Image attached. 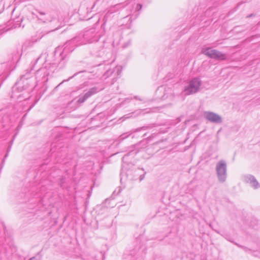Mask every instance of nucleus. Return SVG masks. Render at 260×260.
<instances>
[{
  "label": "nucleus",
  "mask_w": 260,
  "mask_h": 260,
  "mask_svg": "<svg viewBox=\"0 0 260 260\" xmlns=\"http://www.w3.org/2000/svg\"><path fill=\"white\" fill-rule=\"evenodd\" d=\"M202 85V81L199 78H194L184 87L183 92L188 95L198 92Z\"/></svg>",
  "instance_id": "1"
},
{
  "label": "nucleus",
  "mask_w": 260,
  "mask_h": 260,
  "mask_svg": "<svg viewBox=\"0 0 260 260\" xmlns=\"http://www.w3.org/2000/svg\"><path fill=\"white\" fill-rule=\"evenodd\" d=\"M202 53L208 57L217 60H225L227 59L226 54L210 47L203 49Z\"/></svg>",
  "instance_id": "2"
},
{
  "label": "nucleus",
  "mask_w": 260,
  "mask_h": 260,
  "mask_svg": "<svg viewBox=\"0 0 260 260\" xmlns=\"http://www.w3.org/2000/svg\"><path fill=\"white\" fill-rule=\"evenodd\" d=\"M216 172L218 181L221 183L225 182L227 177V166L224 160H221L216 164Z\"/></svg>",
  "instance_id": "3"
},
{
  "label": "nucleus",
  "mask_w": 260,
  "mask_h": 260,
  "mask_svg": "<svg viewBox=\"0 0 260 260\" xmlns=\"http://www.w3.org/2000/svg\"><path fill=\"white\" fill-rule=\"evenodd\" d=\"M204 115L205 118L210 122L215 123L222 122L221 117L219 115L214 112L206 111L204 112Z\"/></svg>",
  "instance_id": "4"
},
{
  "label": "nucleus",
  "mask_w": 260,
  "mask_h": 260,
  "mask_svg": "<svg viewBox=\"0 0 260 260\" xmlns=\"http://www.w3.org/2000/svg\"><path fill=\"white\" fill-rule=\"evenodd\" d=\"M244 181L247 183H249L250 186L256 189L260 187V185L256 178L251 175H246L243 177Z\"/></svg>",
  "instance_id": "5"
},
{
  "label": "nucleus",
  "mask_w": 260,
  "mask_h": 260,
  "mask_svg": "<svg viewBox=\"0 0 260 260\" xmlns=\"http://www.w3.org/2000/svg\"><path fill=\"white\" fill-rule=\"evenodd\" d=\"M98 91V89L96 87L90 88L87 92H86L83 96H80L79 99L76 101L79 104L84 103L87 99L91 95L96 93Z\"/></svg>",
  "instance_id": "6"
},
{
  "label": "nucleus",
  "mask_w": 260,
  "mask_h": 260,
  "mask_svg": "<svg viewBox=\"0 0 260 260\" xmlns=\"http://www.w3.org/2000/svg\"><path fill=\"white\" fill-rule=\"evenodd\" d=\"M64 96L62 95L61 97H59L58 98V101L62 102L61 107H58L57 104L55 105V112L56 113V114L58 115V116L61 118L64 117L63 114L65 111L64 106Z\"/></svg>",
  "instance_id": "7"
},
{
  "label": "nucleus",
  "mask_w": 260,
  "mask_h": 260,
  "mask_svg": "<svg viewBox=\"0 0 260 260\" xmlns=\"http://www.w3.org/2000/svg\"><path fill=\"white\" fill-rule=\"evenodd\" d=\"M49 73L47 72L46 69L45 68H42L40 70H38L36 73V78H42V81L43 82H45L47 80V79H46V77L49 75Z\"/></svg>",
  "instance_id": "8"
},
{
  "label": "nucleus",
  "mask_w": 260,
  "mask_h": 260,
  "mask_svg": "<svg viewBox=\"0 0 260 260\" xmlns=\"http://www.w3.org/2000/svg\"><path fill=\"white\" fill-rule=\"evenodd\" d=\"M121 71V67L120 66H117L114 68L113 70H108L104 75L103 77L104 79H106L107 78L109 77V76H111L114 72H116V74L117 76H118Z\"/></svg>",
  "instance_id": "9"
},
{
  "label": "nucleus",
  "mask_w": 260,
  "mask_h": 260,
  "mask_svg": "<svg viewBox=\"0 0 260 260\" xmlns=\"http://www.w3.org/2000/svg\"><path fill=\"white\" fill-rule=\"evenodd\" d=\"M65 50V47L63 46H58L55 50V55H59L61 56V59H63L64 57V55L63 54V51Z\"/></svg>",
  "instance_id": "10"
},
{
  "label": "nucleus",
  "mask_w": 260,
  "mask_h": 260,
  "mask_svg": "<svg viewBox=\"0 0 260 260\" xmlns=\"http://www.w3.org/2000/svg\"><path fill=\"white\" fill-rule=\"evenodd\" d=\"M26 75H23L21 76L20 80L17 82L15 85L12 88V91L13 92H14L15 90H16L17 88L19 87V85H20L23 82V80L24 79H27V78H25Z\"/></svg>",
  "instance_id": "11"
},
{
  "label": "nucleus",
  "mask_w": 260,
  "mask_h": 260,
  "mask_svg": "<svg viewBox=\"0 0 260 260\" xmlns=\"http://www.w3.org/2000/svg\"><path fill=\"white\" fill-rule=\"evenodd\" d=\"M64 81H63L62 82H61L59 84H58L54 89V91H56V90H57L58 89V88L60 87V86L61 85V84H62V83Z\"/></svg>",
  "instance_id": "12"
},
{
  "label": "nucleus",
  "mask_w": 260,
  "mask_h": 260,
  "mask_svg": "<svg viewBox=\"0 0 260 260\" xmlns=\"http://www.w3.org/2000/svg\"><path fill=\"white\" fill-rule=\"evenodd\" d=\"M98 41V39L96 38L92 39V40L89 41V43H92V42H93L94 41Z\"/></svg>",
  "instance_id": "13"
},
{
  "label": "nucleus",
  "mask_w": 260,
  "mask_h": 260,
  "mask_svg": "<svg viewBox=\"0 0 260 260\" xmlns=\"http://www.w3.org/2000/svg\"><path fill=\"white\" fill-rule=\"evenodd\" d=\"M22 125V123H19V124L17 126V130L18 131H19V129L21 128Z\"/></svg>",
  "instance_id": "14"
},
{
  "label": "nucleus",
  "mask_w": 260,
  "mask_h": 260,
  "mask_svg": "<svg viewBox=\"0 0 260 260\" xmlns=\"http://www.w3.org/2000/svg\"><path fill=\"white\" fill-rule=\"evenodd\" d=\"M28 260H38L37 258H36L35 257H32L30 258H29Z\"/></svg>",
  "instance_id": "15"
},
{
  "label": "nucleus",
  "mask_w": 260,
  "mask_h": 260,
  "mask_svg": "<svg viewBox=\"0 0 260 260\" xmlns=\"http://www.w3.org/2000/svg\"><path fill=\"white\" fill-rule=\"evenodd\" d=\"M144 178V175L140 176V181H141L142 180H143Z\"/></svg>",
  "instance_id": "16"
},
{
  "label": "nucleus",
  "mask_w": 260,
  "mask_h": 260,
  "mask_svg": "<svg viewBox=\"0 0 260 260\" xmlns=\"http://www.w3.org/2000/svg\"><path fill=\"white\" fill-rule=\"evenodd\" d=\"M90 32L89 31V32H87V34L86 35H85V38H87V36L89 35Z\"/></svg>",
  "instance_id": "17"
},
{
  "label": "nucleus",
  "mask_w": 260,
  "mask_h": 260,
  "mask_svg": "<svg viewBox=\"0 0 260 260\" xmlns=\"http://www.w3.org/2000/svg\"><path fill=\"white\" fill-rule=\"evenodd\" d=\"M135 99L138 100L139 101H142V100L140 98H138L137 96H135Z\"/></svg>",
  "instance_id": "18"
},
{
  "label": "nucleus",
  "mask_w": 260,
  "mask_h": 260,
  "mask_svg": "<svg viewBox=\"0 0 260 260\" xmlns=\"http://www.w3.org/2000/svg\"><path fill=\"white\" fill-rule=\"evenodd\" d=\"M123 135H121V136H120V137H121V139H125V138H126V137H128V136H125V137H123Z\"/></svg>",
  "instance_id": "19"
},
{
  "label": "nucleus",
  "mask_w": 260,
  "mask_h": 260,
  "mask_svg": "<svg viewBox=\"0 0 260 260\" xmlns=\"http://www.w3.org/2000/svg\"><path fill=\"white\" fill-rule=\"evenodd\" d=\"M8 152L7 153V154L5 155V158H6L7 156H8Z\"/></svg>",
  "instance_id": "20"
},
{
  "label": "nucleus",
  "mask_w": 260,
  "mask_h": 260,
  "mask_svg": "<svg viewBox=\"0 0 260 260\" xmlns=\"http://www.w3.org/2000/svg\"><path fill=\"white\" fill-rule=\"evenodd\" d=\"M144 111V110H139V113H142V112H143Z\"/></svg>",
  "instance_id": "21"
},
{
  "label": "nucleus",
  "mask_w": 260,
  "mask_h": 260,
  "mask_svg": "<svg viewBox=\"0 0 260 260\" xmlns=\"http://www.w3.org/2000/svg\"><path fill=\"white\" fill-rule=\"evenodd\" d=\"M25 116H26V114H25V115L23 116V117H22V120H24V118H25Z\"/></svg>",
  "instance_id": "22"
},
{
  "label": "nucleus",
  "mask_w": 260,
  "mask_h": 260,
  "mask_svg": "<svg viewBox=\"0 0 260 260\" xmlns=\"http://www.w3.org/2000/svg\"><path fill=\"white\" fill-rule=\"evenodd\" d=\"M60 139H59V138H56V142L59 141Z\"/></svg>",
  "instance_id": "23"
},
{
  "label": "nucleus",
  "mask_w": 260,
  "mask_h": 260,
  "mask_svg": "<svg viewBox=\"0 0 260 260\" xmlns=\"http://www.w3.org/2000/svg\"><path fill=\"white\" fill-rule=\"evenodd\" d=\"M41 15H45V13L43 12H40Z\"/></svg>",
  "instance_id": "24"
},
{
  "label": "nucleus",
  "mask_w": 260,
  "mask_h": 260,
  "mask_svg": "<svg viewBox=\"0 0 260 260\" xmlns=\"http://www.w3.org/2000/svg\"><path fill=\"white\" fill-rule=\"evenodd\" d=\"M25 45V44L23 45V46H22V49H23V48H24V47Z\"/></svg>",
  "instance_id": "25"
},
{
  "label": "nucleus",
  "mask_w": 260,
  "mask_h": 260,
  "mask_svg": "<svg viewBox=\"0 0 260 260\" xmlns=\"http://www.w3.org/2000/svg\"><path fill=\"white\" fill-rule=\"evenodd\" d=\"M17 133H16L15 135L14 136V138L17 135Z\"/></svg>",
  "instance_id": "26"
},
{
  "label": "nucleus",
  "mask_w": 260,
  "mask_h": 260,
  "mask_svg": "<svg viewBox=\"0 0 260 260\" xmlns=\"http://www.w3.org/2000/svg\"><path fill=\"white\" fill-rule=\"evenodd\" d=\"M33 106H34V105H32V106H31V107H30L29 109H31V108L33 107Z\"/></svg>",
  "instance_id": "27"
},
{
  "label": "nucleus",
  "mask_w": 260,
  "mask_h": 260,
  "mask_svg": "<svg viewBox=\"0 0 260 260\" xmlns=\"http://www.w3.org/2000/svg\"><path fill=\"white\" fill-rule=\"evenodd\" d=\"M149 112H150V111H147V112H146V113H149Z\"/></svg>",
  "instance_id": "28"
}]
</instances>
